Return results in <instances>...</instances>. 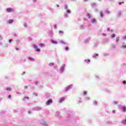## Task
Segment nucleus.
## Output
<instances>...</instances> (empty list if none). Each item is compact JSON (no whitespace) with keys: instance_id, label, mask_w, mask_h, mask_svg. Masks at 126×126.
Segmentation results:
<instances>
[{"instance_id":"16","label":"nucleus","mask_w":126,"mask_h":126,"mask_svg":"<svg viewBox=\"0 0 126 126\" xmlns=\"http://www.w3.org/2000/svg\"><path fill=\"white\" fill-rule=\"evenodd\" d=\"M6 90L7 91H10V90H11V89H10V88H7Z\"/></svg>"},{"instance_id":"3","label":"nucleus","mask_w":126,"mask_h":126,"mask_svg":"<svg viewBox=\"0 0 126 126\" xmlns=\"http://www.w3.org/2000/svg\"><path fill=\"white\" fill-rule=\"evenodd\" d=\"M97 22V21H96V19L94 18L92 20V23H96Z\"/></svg>"},{"instance_id":"26","label":"nucleus","mask_w":126,"mask_h":126,"mask_svg":"<svg viewBox=\"0 0 126 126\" xmlns=\"http://www.w3.org/2000/svg\"><path fill=\"white\" fill-rule=\"evenodd\" d=\"M123 84H126V81H124L123 82Z\"/></svg>"},{"instance_id":"37","label":"nucleus","mask_w":126,"mask_h":126,"mask_svg":"<svg viewBox=\"0 0 126 126\" xmlns=\"http://www.w3.org/2000/svg\"><path fill=\"white\" fill-rule=\"evenodd\" d=\"M60 33H63V32H62V31H60Z\"/></svg>"},{"instance_id":"15","label":"nucleus","mask_w":126,"mask_h":126,"mask_svg":"<svg viewBox=\"0 0 126 126\" xmlns=\"http://www.w3.org/2000/svg\"><path fill=\"white\" fill-rule=\"evenodd\" d=\"M98 54H95L93 58H96V57H98Z\"/></svg>"},{"instance_id":"36","label":"nucleus","mask_w":126,"mask_h":126,"mask_svg":"<svg viewBox=\"0 0 126 126\" xmlns=\"http://www.w3.org/2000/svg\"><path fill=\"white\" fill-rule=\"evenodd\" d=\"M34 2H36V0H33Z\"/></svg>"},{"instance_id":"24","label":"nucleus","mask_w":126,"mask_h":126,"mask_svg":"<svg viewBox=\"0 0 126 126\" xmlns=\"http://www.w3.org/2000/svg\"><path fill=\"white\" fill-rule=\"evenodd\" d=\"M64 7H65V9H67V5H64Z\"/></svg>"},{"instance_id":"28","label":"nucleus","mask_w":126,"mask_h":126,"mask_svg":"<svg viewBox=\"0 0 126 126\" xmlns=\"http://www.w3.org/2000/svg\"><path fill=\"white\" fill-rule=\"evenodd\" d=\"M24 98L25 99H29V97H28V96H26Z\"/></svg>"},{"instance_id":"25","label":"nucleus","mask_w":126,"mask_h":126,"mask_svg":"<svg viewBox=\"0 0 126 126\" xmlns=\"http://www.w3.org/2000/svg\"><path fill=\"white\" fill-rule=\"evenodd\" d=\"M11 42H12V39H9V43H11Z\"/></svg>"},{"instance_id":"20","label":"nucleus","mask_w":126,"mask_h":126,"mask_svg":"<svg viewBox=\"0 0 126 126\" xmlns=\"http://www.w3.org/2000/svg\"><path fill=\"white\" fill-rule=\"evenodd\" d=\"M115 36H116V35L115 34H113L111 35L112 38H115Z\"/></svg>"},{"instance_id":"23","label":"nucleus","mask_w":126,"mask_h":126,"mask_svg":"<svg viewBox=\"0 0 126 126\" xmlns=\"http://www.w3.org/2000/svg\"><path fill=\"white\" fill-rule=\"evenodd\" d=\"M122 124H126V119H125L124 121L122 122Z\"/></svg>"},{"instance_id":"17","label":"nucleus","mask_w":126,"mask_h":126,"mask_svg":"<svg viewBox=\"0 0 126 126\" xmlns=\"http://www.w3.org/2000/svg\"><path fill=\"white\" fill-rule=\"evenodd\" d=\"M93 104H94V105H97V101H94Z\"/></svg>"},{"instance_id":"34","label":"nucleus","mask_w":126,"mask_h":126,"mask_svg":"<svg viewBox=\"0 0 126 126\" xmlns=\"http://www.w3.org/2000/svg\"><path fill=\"white\" fill-rule=\"evenodd\" d=\"M88 0H84V1L86 2L88 1Z\"/></svg>"},{"instance_id":"10","label":"nucleus","mask_w":126,"mask_h":126,"mask_svg":"<svg viewBox=\"0 0 126 126\" xmlns=\"http://www.w3.org/2000/svg\"><path fill=\"white\" fill-rule=\"evenodd\" d=\"M124 3H125V1H122V2H119V5H122V4H124Z\"/></svg>"},{"instance_id":"27","label":"nucleus","mask_w":126,"mask_h":126,"mask_svg":"<svg viewBox=\"0 0 126 126\" xmlns=\"http://www.w3.org/2000/svg\"><path fill=\"white\" fill-rule=\"evenodd\" d=\"M87 93L86 92H84V95H86Z\"/></svg>"},{"instance_id":"13","label":"nucleus","mask_w":126,"mask_h":126,"mask_svg":"<svg viewBox=\"0 0 126 126\" xmlns=\"http://www.w3.org/2000/svg\"><path fill=\"white\" fill-rule=\"evenodd\" d=\"M119 40H120V37H116V42H119Z\"/></svg>"},{"instance_id":"38","label":"nucleus","mask_w":126,"mask_h":126,"mask_svg":"<svg viewBox=\"0 0 126 126\" xmlns=\"http://www.w3.org/2000/svg\"><path fill=\"white\" fill-rule=\"evenodd\" d=\"M84 20L85 21V20H86V18H84Z\"/></svg>"},{"instance_id":"7","label":"nucleus","mask_w":126,"mask_h":126,"mask_svg":"<svg viewBox=\"0 0 126 126\" xmlns=\"http://www.w3.org/2000/svg\"><path fill=\"white\" fill-rule=\"evenodd\" d=\"M122 110L123 112H126V107H123L122 108Z\"/></svg>"},{"instance_id":"4","label":"nucleus","mask_w":126,"mask_h":126,"mask_svg":"<svg viewBox=\"0 0 126 126\" xmlns=\"http://www.w3.org/2000/svg\"><path fill=\"white\" fill-rule=\"evenodd\" d=\"M13 22V20L10 19L8 21L7 23H9V24H11V23H12Z\"/></svg>"},{"instance_id":"19","label":"nucleus","mask_w":126,"mask_h":126,"mask_svg":"<svg viewBox=\"0 0 126 126\" xmlns=\"http://www.w3.org/2000/svg\"><path fill=\"white\" fill-rule=\"evenodd\" d=\"M65 50L66 51H68V50H69V48L68 47H66L65 48Z\"/></svg>"},{"instance_id":"1","label":"nucleus","mask_w":126,"mask_h":126,"mask_svg":"<svg viewBox=\"0 0 126 126\" xmlns=\"http://www.w3.org/2000/svg\"><path fill=\"white\" fill-rule=\"evenodd\" d=\"M52 102H53V100H52V99H49L46 102V105H51Z\"/></svg>"},{"instance_id":"9","label":"nucleus","mask_w":126,"mask_h":126,"mask_svg":"<svg viewBox=\"0 0 126 126\" xmlns=\"http://www.w3.org/2000/svg\"><path fill=\"white\" fill-rule=\"evenodd\" d=\"M100 17H101V18H103V12L101 11L100 12Z\"/></svg>"},{"instance_id":"21","label":"nucleus","mask_w":126,"mask_h":126,"mask_svg":"<svg viewBox=\"0 0 126 126\" xmlns=\"http://www.w3.org/2000/svg\"><path fill=\"white\" fill-rule=\"evenodd\" d=\"M35 51L36 52H40V49H38V48L35 49Z\"/></svg>"},{"instance_id":"29","label":"nucleus","mask_w":126,"mask_h":126,"mask_svg":"<svg viewBox=\"0 0 126 126\" xmlns=\"http://www.w3.org/2000/svg\"><path fill=\"white\" fill-rule=\"evenodd\" d=\"M49 65H54V63H50L49 64Z\"/></svg>"},{"instance_id":"39","label":"nucleus","mask_w":126,"mask_h":126,"mask_svg":"<svg viewBox=\"0 0 126 126\" xmlns=\"http://www.w3.org/2000/svg\"><path fill=\"white\" fill-rule=\"evenodd\" d=\"M25 74V72H23V74Z\"/></svg>"},{"instance_id":"14","label":"nucleus","mask_w":126,"mask_h":126,"mask_svg":"<svg viewBox=\"0 0 126 126\" xmlns=\"http://www.w3.org/2000/svg\"><path fill=\"white\" fill-rule=\"evenodd\" d=\"M32 46L34 47V48L35 49V48H38V46L35 44H33Z\"/></svg>"},{"instance_id":"35","label":"nucleus","mask_w":126,"mask_h":126,"mask_svg":"<svg viewBox=\"0 0 126 126\" xmlns=\"http://www.w3.org/2000/svg\"><path fill=\"white\" fill-rule=\"evenodd\" d=\"M124 39H126V36H125L124 37Z\"/></svg>"},{"instance_id":"30","label":"nucleus","mask_w":126,"mask_h":126,"mask_svg":"<svg viewBox=\"0 0 126 126\" xmlns=\"http://www.w3.org/2000/svg\"><path fill=\"white\" fill-rule=\"evenodd\" d=\"M87 63H90V60H88V61H87Z\"/></svg>"},{"instance_id":"40","label":"nucleus","mask_w":126,"mask_h":126,"mask_svg":"<svg viewBox=\"0 0 126 126\" xmlns=\"http://www.w3.org/2000/svg\"><path fill=\"white\" fill-rule=\"evenodd\" d=\"M99 0V1H101V0Z\"/></svg>"},{"instance_id":"33","label":"nucleus","mask_w":126,"mask_h":126,"mask_svg":"<svg viewBox=\"0 0 126 126\" xmlns=\"http://www.w3.org/2000/svg\"><path fill=\"white\" fill-rule=\"evenodd\" d=\"M57 7H60V5H59V4H57Z\"/></svg>"},{"instance_id":"22","label":"nucleus","mask_w":126,"mask_h":126,"mask_svg":"<svg viewBox=\"0 0 126 126\" xmlns=\"http://www.w3.org/2000/svg\"><path fill=\"white\" fill-rule=\"evenodd\" d=\"M29 60L30 61H34V59L31 58H29Z\"/></svg>"},{"instance_id":"11","label":"nucleus","mask_w":126,"mask_h":126,"mask_svg":"<svg viewBox=\"0 0 126 126\" xmlns=\"http://www.w3.org/2000/svg\"><path fill=\"white\" fill-rule=\"evenodd\" d=\"M40 48H43V47H45V44H40L39 45Z\"/></svg>"},{"instance_id":"2","label":"nucleus","mask_w":126,"mask_h":126,"mask_svg":"<svg viewBox=\"0 0 126 126\" xmlns=\"http://www.w3.org/2000/svg\"><path fill=\"white\" fill-rule=\"evenodd\" d=\"M7 10L8 12H12V11H13L12 8H7Z\"/></svg>"},{"instance_id":"8","label":"nucleus","mask_w":126,"mask_h":126,"mask_svg":"<svg viewBox=\"0 0 126 126\" xmlns=\"http://www.w3.org/2000/svg\"><path fill=\"white\" fill-rule=\"evenodd\" d=\"M121 15H122V12L121 11L118 12L117 13V16H121Z\"/></svg>"},{"instance_id":"41","label":"nucleus","mask_w":126,"mask_h":126,"mask_svg":"<svg viewBox=\"0 0 126 126\" xmlns=\"http://www.w3.org/2000/svg\"><path fill=\"white\" fill-rule=\"evenodd\" d=\"M29 114H30V112H29Z\"/></svg>"},{"instance_id":"5","label":"nucleus","mask_w":126,"mask_h":126,"mask_svg":"<svg viewBox=\"0 0 126 126\" xmlns=\"http://www.w3.org/2000/svg\"><path fill=\"white\" fill-rule=\"evenodd\" d=\"M52 44H55V45H57V44H58V42H57V41H55V40H52L51 41Z\"/></svg>"},{"instance_id":"32","label":"nucleus","mask_w":126,"mask_h":126,"mask_svg":"<svg viewBox=\"0 0 126 126\" xmlns=\"http://www.w3.org/2000/svg\"><path fill=\"white\" fill-rule=\"evenodd\" d=\"M15 50H16V51H18L19 48H15Z\"/></svg>"},{"instance_id":"31","label":"nucleus","mask_w":126,"mask_h":126,"mask_svg":"<svg viewBox=\"0 0 126 126\" xmlns=\"http://www.w3.org/2000/svg\"><path fill=\"white\" fill-rule=\"evenodd\" d=\"M11 97V95H8L9 99H10Z\"/></svg>"},{"instance_id":"18","label":"nucleus","mask_w":126,"mask_h":126,"mask_svg":"<svg viewBox=\"0 0 126 126\" xmlns=\"http://www.w3.org/2000/svg\"><path fill=\"white\" fill-rule=\"evenodd\" d=\"M66 12L67 13H70V10H66Z\"/></svg>"},{"instance_id":"12","label":"nucleus","mask_w":126,"mask_h":126,"mask_svg":"<svg viewBox=\"0 0 126 126\" xmlns=\"http://www.w3.org/2000/svg\"><path fill=\"white\" fill-rule=\"evenodd\" d=\"M87 16H88L89 18H91V15L89 13H87Z\"/></svg>"},{"instance_id":"6","label":"nucleus","mask_w":126,"mask_h":126,"mask_svg":"<svg viewBox=\"0 0 126 126\" xmlns=\"http://www.w3.org/2000/svg\"><path fill=\"white\" fill-rule=\"evenodd\" d=\"M63 101H64V97H62L60 99V102L62 103Z\"/></svg>"}]
</instances>
